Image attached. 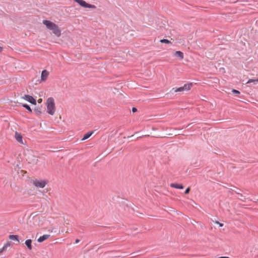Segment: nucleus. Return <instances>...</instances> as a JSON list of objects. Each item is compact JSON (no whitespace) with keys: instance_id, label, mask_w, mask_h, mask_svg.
<instances>
[{"instance_id":"obj_1","label":"nucleus","mask_w":258,"mask_h":258,"mask_svg":"<svg viewBox=\"0 0 258 258\" xmlns=\"http://www.w3.org/2000/svg\"><path fill=\"white\" fill-rule=\"evenodd\" d=\"M43 24L46 26V28L52 31V33L57 37L61 35V31L58 26L54 23L47 20L43 21Z\"/></svg>"},{"instance_id":"obj_2","label":"nucleus","mask_w":258,"mask_h":258,"mask_svg":"<svg viewBox=\"0 0 258 258\" xmlns=\"http://www.w3.org/2000/svg\"><path fill=\"white\" fill-rule=\"evenodd\" d=\"M46 105L47 106V112L51 115L54 114L55 106L54 100L52 97H49L47 99Z\"/></svg>"},{"instance_id":"obj_3","label":"nucleus","mask_w":258,"mask_h":258,"mask_svg":"<svg viewBox=\"0 0 258 258\" xmlns=\"http://www.w3.org/2000/svg\"><path fill=\"white\" fill-rule=\"evenodd\" d=\"M76 3H78L79 5L83 8H91V9H96V7L95 5H93L90 4L86 3L84 0H73Z\"/></svg>"},{"instance_id":"obj_4","label":"nucleus","mask_w":258,"mask_h":258,"mask_svg":"<svg viewBox=\"0 0 258 258\" xmlns=\"http://www.w3.org/2000/svg\"><path fill=\"white\" fill-rule=\"evenodd\" d=\"M47 181L46 180H35L33 181V184L37 187L43 188L47 184Z\"/></svg>"},{"instance_id":"obj_5","label":"nucleus","mask_w":258,"mask_h":258,"mask_svg":"<svg viewBox=\"0 0 258 258\" xmlns=\"http://www.w3.org/2000/svg\"><path fill=\"white\" fill-rule=\"evenodd\" d=\"M22 98L27 100L32 104L36 105V100L32 96L29 95H25L23 97H22Z\"/></svg>"},{"instance_id":"obj_6","label":"nucleus","mask_w":258,"mask_h":258,"mask_svg":"<svg viewBox=\"0 0 258 258\" xmlns=\"http://www.w3.org/2000/svg\"><path fill=\"white\" fill-rule=\"evenodd\" d=\"M34 111L37 115H40L42 112L45 111V108L42 107V105L38 106L34 109Z\"/></svg>"},{"instance_id":"obj_7","label":"nucleus","mask_w":258,"mask_h":258,"mask_svg":"<svg viewBox=\"0 0 258 258\" xmlns=\"http://www.w3.org/2000/svg\"><path fill=\"white\" fill-rule=\"evenodd\" d=\"M48 75L49 73L46 70L42 71L41 75V80L42 81H45L47 79Z\"/></svg>"},{"instance_id":"obj_8","label":"nucleus","mask_w":258,"mask_h":258,"mask_svg":"<svg viewBox=\"0 0 258 258\" xmlns=\"http://www.w3.org/2000/svg\"><path fill=\"white\" fill-rule=\"evenodd\" d=\"M50 237V235L48 234H44L41 236H40L38 239L37 241L38 242H42L44 240L47 239Z\"/></svg>"},{"instance_id":"obj_9","label":"nucleus","mask_w":258,"mask_h":258,"mask_svg":"<svg viewBox=\"0 0 258 258\" xmlns=\"http://www.w3.org/2000/svg\"><path fill=\"white\" fill-rule=\"evenodd\" d=\"M15 138L16 140L20 143H23L22 141V136L18 132L15 133Z\"/></svg>"},{"instance_id":"obj_10","label":"nucleus","mask_w":258,"mask_h":258,"mask_svg":"<svg viewBox=\"0 0 258 258\" xmlns=\"http://www.w3.org/2000/svg\"><path fill=\"white\" fill-rule=\"evenodd\" d=\"M174 56L179 57L180 59H182L184 57L183 52L180 51H176L175 52Z\"/></svg>"},{"instance_id":"obj_11","label":"nucleus","mask_w":258,"mask_h":258,"mask_svg":"<svg viewBox=\"0 0 258 258\" xmlns=\"http://www.w3.org/2000/svg\"><path fill=\"white\" fill-rule=\"evenodd\" d=\"M170 186L177 189H183L184 187L182 184L178 183H171Z\"/></svg>"},{"instance_id":"obj_12","label":"nucleus","mask_w":258,"mask_h":258,"mask_svg":"<svg viewBox=\"0 0 258 258\" xmlns=\"http://www.w3.org/2000/svg\"><path fill=\"white\" fill-rule=\"evenodd\" d=\"M12 244V242L11 241H8L5 245L4 246H3V247L0 249V253L2 252L3 251H5L6 250L7 248L8 247H10L11 246Z\"/></svg>"},{"instance_id":"obj_13","label":"nucleus","mask_w":258,"mask_h":258,"mask_svg":"<svg viewBox=\"0 0 258 258\" xmlns=\"http://www.w3.org/2000/svg\"><path fill=\"white\" fill-rule=\"evenodd\" d=\"M26 245L27 246V248L29 249V250H31L32 248V240L31 239H27L25 241V242Z\"/></svg>"},{"instance_id":"obj_14","label":"nucleus","mask_w":258,"mask_h":258,"mask_svg":"<svg viewBox=\"0 0 258 258\" xmlns=\"http://www.w3.org/2000/svg\"><path fill=\"white\" fill-rule=\"evenodd\" d=\"M94 131L89 132L86 134L84 135V137H83L82 140L84 141L85 140L88 139L89 138L91 137V136L93 134Z\"/></svg>"},{"instance_id":"obj_15","label":"nucleus","mask_w":258,"mask_h":258,"mask_svg":"<svg viewBox=\"0 0 258 258\" xmlns=\"http://www.w3.org/2000/svg\"><path fill=\"white\" fill-rule=\"evenodd\" d=\"M192 86V83H190L189 84H185L182 87L184 89V91H187V90H190Z\"/></svg>"},{"instance_id":"obj_16","label":"nucleus","mask_w":258,"mask_h":258,"mask_svg":"<svg viewBox=\"0 0 258 258\" xmlns=\"http://www.w3.org/2000/svg\"><path fill=\"white\" fill-rule=\"evenodd\" d=\"M22 106L24 107L25 109H26L29 112L31 113L32 112V110L30 107L29 105H28L27 104H22Z\"/></svg>"},{"instance_id":"obj_17","label":"nucleus","mask_w":258,"mask_h":258,"mask_svg":"<svg viewBox=\"0 0 258 258\" xmlns=\"http://www.w3.org/2000/svg\"><path fill=\"white\" fill-rule=\"evenodd\" d=\"M9 237L11 240H17L19 242V240L18 239V235H10Z\"/></svg>"},{"instance_id":"obj_18","label":"nucleus","mask_w":258,"mask_h":258,"mask_svg":"<svg viewBox=\"0 0 258 258\" xmlns=\"http://www.w3.org/2000/svg\"><path fill=\"white\" fill-rule=\"evenodd\" d=\"M251 83H253L254 84H256L258 83V79H249L246 83V84H250Z\"/></svg>"},{"instance_id":"obj_19","label":"nucleus","mask_w":258,"mask_h":258,"mask_svg":"<svg viewBox=\"0 0 258 258\" xmlns=\"http://www.w3.org/2000/svg\"><path fill=\"white\" fill-rule=\"evenodd\" d=\"M172 90H174V92H182L184 91V89L182 87H179L178 88H173Z\"/></svg>"},{"instance_id":"obj_20","label":"nucleus","mask_w":258,"mask_h":258,"mask_svg":"<svg viewBox=\"0 0 258 258\" xmlns=\"http://www.w3.org/2000/svg\"><path fill=\"white\" fill-rule=\"evenodd\" d=\"M160 42L162 43H166V44L171 43L170 41H169V40L166 39H161L160 40Z\"/></svg>"},{"instance_id":"obj_21","label":"nucleus","mask_w":258,"mask_h":258,"mask_svg":"<svg viewBox=\"0 0 258 258\" xmlns=\"http://www.w3.org/2000/svg\"><path fill=\"white\" fill-rule=\"evenodd\" d=\"M232 92L235 95L240 94V92L236 89H232Z\"/></svg>"},{"instance_id":"obj_22","label":"nucleus","mask_w":258,"mask_h":258,"mask_svg":"<svg viewBox=\"0 0 258 258\" xmlns=\"http://www.w3.org/2000/svg\"><path fill=\"white\" fill-rule=\"evenodd\" d=\"M190 190V187H187V188L185 189V191H184V194H186H186H188Z\"/></svg>"},{"instance_id":"obj_23","label":"nucleus","mask_w":258,"mask_h":258,"mask_svg":"<svg viewBox=\"0 0 258 258\" xmlns=\"http://www.w3.org/2000/svg\"><path fill=\"white\" fill-rule=\"evenodd\" d=\"M137 111H138V110H137V108H136L135 107L132 108V111H133V112L135 113V112H137Z\"/></svg>"},{"instance_id":"obj_24","label":"nucleus","mask_w":258,"mask_h":258,"mask_svg":"<svg viewBox=\"0 0 258 258\" xmlns=\"http://www.w3.org/2000/svg\"><path fill=\"white\" fill-rule=\"evenodd\" d=\"M42 99H39L38 100V102L39 103H41V102H42Z\"/></svg>"},{"instance_id":"obj_25","label":"nucleus","mask_w":258,"mask_h":258,"mask_svg":"<svg viewBox=\"0 0 258 258\" xmlns=\"http://www.w3.org/2000/svg\"><path fill=\"white\" fill-rule=\"evenodd\" d=\"M218 224H219L220 227H222L223 226V223H221L220 222H219V223Z\"/></svg>"},{"instance_id":"obj_26","label":"nucleus","mask_w":258,"mask_h":258,"mask_svg":"<svg viewBox=\"0 0 258 258\" xmlns=\"http://www.w3.org/2000/svg\"><path fill=\"white\" fill-rule=\"evenodd\" d=\"M79 241H80V240H79V239H77L76 240V241H75V243H77L79 242Z\"/></svg>"},{"instance_id":"obj_27","label":"nucleus","mask_w":258,"mask_h":258,"mask_svg":"<svg viewBox=\"0 0 258 258\" xmlns=\"http://www.w3.org/2000/svg\"><path fill=\"white\" fill-rule=\"evenodd\" d=\"M218 258H230L228 256H221V257H219Z\"/></svg>"},{"instance_id":"obj_28","label":"nucleus","mask_w":258,"mask_h":258,"mask_svg":"<svg viewBox=\"0 0 258 258\" xmlns=\"http://www.w3.org/2000/svg\"><path fill=\"white\" fill-rule=\"evenodd\" d=\"M3 48L0 46V52L2 51Z\"/></svg>"},{"instance_id":"obj_29","label":"nucleus","mask_w":258,"mask_h":258,"mask_svg":"<svg viewBox=\"0 0 258 258\" xmlns=\"http://www.w3.org/2000/svg\"><path fill=\"white\" fill-rule=\"evenodd\" d=\"M215 223H216V224H218L219 223V222H218V221H216L215 222Z\"/></svg>"},{"instance_id":"obj_30","label":"nucleus","mask_w":258,"mask_h":258,"mask_svg":"<svg viewBox=\"0 0 258 258\" xmlns=\"http://www.w3.org/2000/svg\"><path fill=\"white\" fill-rule=\"evenodd\" d=\"M235 192H236V194H239V191H237H237H235Z\"/></svg>"},{"instance_id":"obj_31","label":"nucleus","mask_w":258,"mask_h":258,"mask_svg":"<svg viewBox=\"0 0 258 258\" xmlns=\"http://www.w3.org/2000/svg\"><path fill=\"white\" fill-rule=\"evenodd\" d=\"M235 192H236V194H239V191H237H237H235Z\"/></svg>"}]
</instances>
